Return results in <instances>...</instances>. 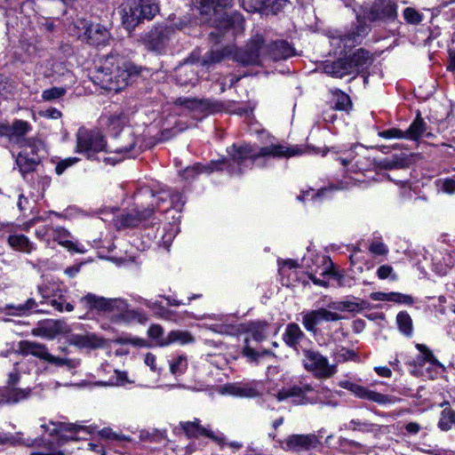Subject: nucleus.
Instances as JSON below:
<instances>
[{"instance_id": "obj_1", "label": "nucleus", "mask_w": 455, "mask_h": 455, "mask_svg": "<svg viewBox=\"0 0 455 455\" xmlns=\"http://www.w3.org/2000/svg\"><path fill=\"white\" fill-rule=\"evenodd\" d=\"M228 154L230 156L233 164L237 165L235 169L230 165V172L240 174L244 167H251L258 163L260 158L266 157H291L303 154V149L299 146L287 147L282 144H270L260 148L259 151L255 150L250 144L233 145L228 148Z\"/></svg>"}, {"instance_id": "obj_2", "label": "nucleus", "mask_w": 455, "mask_h": 455, "mask_svg": "<svg viewBox=\"0 0 455 455\" xmlns=\"http://www.w3.org/2000/svg\"><path fill=\"white\" fill-rule=\"evenodd\" d=\"M132 76L129 65H120L114 57H108L100 66L90 73L92 83L108 92H119L125 88Z\"/></svg>"}, {"instance_id": "obj_3", "label": "nucleus", "mask_w": 455, "mask_h": 455, "mask_svg": "<svg viewBox=\"0 0 455 455\" xmlns=\"http://www.w3.org/2000/svg\"><path fill=\"white\" fill-rule=\"evenodd\" d=\"M81 302L85 304L86 308L101 311L117 321H129L136 315V312L129 308L126 300L120 298L107 299L88 293L81 299Z\"/></svg>"}, {"instance_id": "obj_4", "label": "nucleus", "mask_w": 455, "mask_h": 455, "mask_svg": "<svg viewBox=\"0 0 455 455\" xmlns=\"http://www.w3.org/2000/svg\"><path fill=\"white\" fill-rule=\"evenodd\" d=\"M158 12L156 0H126L122 8V21L131 30L142 20H152Z\"/></svg>"}, {"instance_id": "obj_5", "label": "nucleus", "mask_w": 455, "mask_h": 455, "mask_svg": "<svg viewBox=\"0 0 455 455\" xmlns=\"http://www.w3.org/2000/svg\"><path fill=\"white\" fill-rule=\"evenodd\" d=\"M70 31L82 41L95 46L106 45L111 39L106 27L84 19H78L70 28Z\"/></svg>"}, {"instance_id": "obj_6", "label": "nucleus", "mask_w": 455, "mask_h": 455, "mask_svg": "<svg viewBox=\"0 0 455 455\" xmlns=\"http://www.w3.org/2000/svg\"><path fill=\"white\" fill-rule=\"evenodd\" d=\"M302 364L304 368L318 379H327L337 372V365L330 363L329 359L315 349H303Z\"/></svg>"}, {"instance_id": "obj_7", "label": "nucleus", "mask_w": 455, "mask_h": 455, "mask_svg": "<svg viewBox=\"0 0 455 455\" xmlns=\"http://www.w3.org/2000/svg\"><path fill=\"white\" fill-rule=\"evenodd\" d=\"M76 151L92 160L98 152L108 151V149L100 132L80 128L76 134Z\"/></svg>"}, {"instance_id": "obj_8", "label": "nucleus", "mask_w": 455, "mask_h": 455, "mask_svg": "<svg viewBox=\"0 0 455 455\" xmlns=\"http://www.w3.org/2000/svg\"><path fill=\"white\" fill-rule=\"evenodd\" d=\"M184 26V21H180L179 24L156 26L144 36L143 43L148 50L161 52L167 46L174 28L181 29Z\"/></svg>"}, {"instance_id": "obj_9", "label": "nucleus", "mask_w": 455, "mask_h": 455, "mask_svg": "<svg viewBox=\"0 0 455 455\" xmlns=\"http://www.w3.org/2000/svg\"><path fill=\"white\" fill-rule=\"evenodd\" d=\"M315 387L306 379H301L294 382L291 387L283 388L276 395L278 401L285 400L289 397L299 398V403H318V397L314 395Z\"/></svg>"}, {"instance_id": "obj_10", "label": "nucleus", "mask_w": 455, "mask_h": 455, "mask_svg": "<svg viewBox=\"0 0 455 455\" xmlns=\"http://www.w3.org/2000/svg\"><path fill=\"white\" fill-rule=\"evenodd\" d=\"M364 14L372 22L394 20L397 17V4L393 0H374Z\"/></svg>"}, {"instance_id": "obj_11", "label": "nucleus", "mask_w": 455, "mask_h": 455, "mask_svg": "<svg viewBox=\"0 0 455 455\" xmlns=\"http://www.w3.org/2000/svg\"><path fill=\"white\" fill-rule=\"evenodd\" d=\"M342 318L338 313L324 307L302 313V324L310 332L316 331V326L323 322H336Z\"/></svg>"}, {"instance_id": "obj_12", "label": "nucleus", "mask_w": 455, "mask_h": 455, "mask_svg": "<svg viewBox=\"0 0 455 455\" xmlns=\"http://www.w3.org/2000/svg\"><path fill=\"white\" fill-rule=\"evenodd\" d=\"M20 147L22 150L16 157V164L20 172L24 175L35 170L40 162V157L37 155L35 141H25V145Z\"/></svg>"}, {"instance_id": "obj_13", "label": "nucleus", "mask_w": 455, "mask_h": 455, "mask_svg": "<svg viewBox=\"0 0 455 455\" xmlns=\"http://www.w3.org/2000/svg\"><path fill=\"white\" fill-rule=\"evenodd\" d=\"M357 148L363 151V147L355 146L350 150L343 152L337 158V161H339L341 165L346 167L348 172L354 173L363 172L366 171L370 165V160L357 152Z\"/></svg>"}, {"instance_id": "obj_14", "label": "nucleus", "mask_w": 455, "mask_h": 455, "mask_svg": "<svg viewBox=\"0 0 455 455\" xmlns=\"http://www.w3.org/2000/svg\"><path fill=\"white\" fill-rule=\"evenodd\" d=\"M70 331L68 324L62 320H45L32 330V334L36 337L53 339L59 335L67 334Z\"/></svg>"}, {"instance_id": "obj_15", "label": "nucleus", "mask_w": 455, "mask_h": 455, "mask_svg": "<svg viewBox=\"0 0 455 455\" xmlns=\"http://www.w3.org/2000/svg\"><path fill=\"white\" fill-rule=\"evenodd\" d=\"M320 444V438L315 434H293L284 440L283 449L287 451L299 452L316 448Z\"/></svg>"}, {"instance_id": "obj_16", "label": "nucleus", "mask_w": 455, "mask_h": 455, "mask_svg": "<svg viewBox=\"0 0 455 455\" xmlns=\"http://www.w3.org/2000/svg\"><path fill=\"white\" fill-rule=\"evenodd\" d=\"M39 293L42 296L41 305H51L58 312H71L74 310V306L67 302L65 295L60 289H42L39 288Z\"/></svg>"}, {"instance_id": "obj_17", "label": "nucleus", "mask_w": 455, "mask_h": 455, "mask_svg": "<svg viewBox=\"0 0 455 455\" xmlns=\"http://www.w3.org/2000/svg\"><path fill=\"white\" fill-rule=\"evenodd\" d=\"M200 419H195L192 421H181L180 426L188 438H196L199 436H207L217 443H223L224 435L222 434H215L200 424Z\"/></svg>"}, {"instance_id": "obj_18", "label": "nucleus", "mask_w": 455, "mask_h": 455, "mask_svg": "<svg viewBox=\"0 0 455 455\" xmlns=\"http://www.w3.org/2000/svg\"><path fill=\"white\" fill-rule=\"evenodd\" d=\"M264 40L261 36H257L253 38L250 44L243 50L236 54V60L243 65H258L259 63V57L263 52Z\"/></svg>"}, {"instance_id": "obj_19", "label": "nucleus", "mask_w": 455, "mask_h": 455, "mask_svg": "<svg viewBox=\"0 0 455 455\" xmlns=\"http://www.w3.org/2000/svg\"><path fill=\"white\" fill-rule=\"evenodd\" d=\"M175 103L177 105L183 106L189 110L204 115H208L220 110L219 104L210 100L179 98L176 100Z\"/></svg>"}, {"instance_id": "obj_20", "label": "nucleus", "mask_w": 455, "mask_h": 455, "mask_svg": "<svg viewBox=\"0 0 455 455\" xmlns=\"http://www.w3.org/2000/svg\"><path fill=\"white\" fill-rule=\"evenodd\" d=\"M342 387L351 391L359 398L367 399L379 404H385L391 402L389 396L370 390L355 383L346 382Z\"/></svg>"}, {"instance_id": "obj_21", "label": "nucleus", "mask_w": 455, "mask_h": 455, "mask_svg": "<svg viewBox=\"0 0 455 455\" xmlns=\"http://www.w3.org/2000/svg\"><path fill=\"white\" fill-rule=\"evenodd\" d=\"M175 79L181 86H194L198 78L197 71L194 64L189 60H186L175 69Z\"/></svg>"}, {"instance_id": "obj_22", "label": "nucleus", "mask_w": 455, "mask_h": 455, "mask_svg": "<svg viewBox=\"0 0 455 455\" xmlns=\"http://www.w3.org/2000/svg\"><path fill=\"white\" fill-rule=\"evenodd\" d=\"M69 343L80 348L96 349L105 345V339L94 334H73L69 338Z\"/></svg>"}, {"instance_id": "obj_23", "label": "nucleus", "mask_w": 455, "mask_h": 455, "mask_svg": "<svg viewBox=\"0 0 455 455\" xmlns=\"http://www.w3.org/2000/svg\"><path fill=\"white\" fill-rule=\"evenodd\" d=\"M287 0H241L243 8L248 12H259L264 7H270L274 12H279Z\"/></svg>"}, {"instance_id": "obj_24", "label": "nucleus", "mask_w": 455, "mask_h": 455, "mask_svg": "<svg viewBox=\"0 0 455 455\" xmlns=\"http://www.w3.org/2000/svg\"><path fill=\"white\" fill-rule=\"evenodd\" d=\"M347 60L352 68V75L367 70L372 63L371 56L364 49L356 50Z\"/></svg>"}, {"instance_id": "obj_25", "label": "nucleus", "mask_w": 455, "mask_h": 455, "mask_svg": "<svg viewBox=\"0 0 455 455\" xmlns=\"http://www.w3.org/2000/svg\"><path fill=\"white\" fill-rule=\"evenodd\" d=\"M30 388H16L12 387L0 389V404H14L28 399L30 396Z\"/></svg>"}, {"instance_id": "obj_26", "label": "nucleus", "mask_w": 455, "mask_h": 455, "mask_svg": "<svg viewBox=\"0 0 455 455\" xmlns=\"http://www.w3.org/2000/svg\"><path fill=\"white\" fill-rule=\"evenodd\" d=\"M19 353L24 356L33 355L45 361L48 355V347L42 343L30 340H21L18 346Z\"/></svg>"}, {"instance_id": "obj_27", "label": "nucleus", "mask_w": 455, "mask_h": 455, "mask_svg": "<svg viewBox=\"0 0 455 455\" xmlns=\"http://www.w3.org/2000/svg\"><path fill=\"white\" fill-rule=\"evenodd\" d=\"M227 394L240 397H255L260 395L258 385L249 384H231L225 387Z\"/></svg>"}, {"instance_id": "obj_28", "label": "nucleus", "mask_w": 455, "mask_h": 455, "mask_svg": "<svg viewBox=\"0 0 455 455\" xmlns=\"http://www.w3.org/2000/svg\"><path fill=\"white\" fill-rule=\"evenodd\" d=\"M351 66L347 60L339 59L336 61L330 62L324 65V72L333 77L342 78L345 76L352 75Z\"/></svg>"}, {"instance_id": "obj_29", "label": "nucleus", "mask_w": 455, "mask_h": 455, "mask_svg": "<svg viewBox=\"0 0 455 455\" xmlns=\"http://www.w3.org/2000/svg\"><path fill=\"white\" fill-rule=\"evenodd\" d=\"M304 338V332L301 331L300 327L294 323L287 324L283 334L284 343L294 349H297L299 344Z\"/></svg>"}, {"instance_id": "obj_30", "label": "nucleus", "mask_w": 455, "mask_h": 455, "mask_svg": "<svg viewBox=\"0 0 455 455\" xmlns=\"http://www.w3.org/2000/svg\"><path fill=\"white\" fill-rule=\"evenodd\" d=\"M246 332L248 337L245 338V343H248L250 339L260 342L267 337V323L265 322H251L246 326Z\"/></svg>"}, {"instance_id": "obj_31", "label": "nucleus", "mask_w": 455, "mask_h": 455, "mask_svg": "<svg viewBox=\"0 0 455 455\" xmlns=\"http://www.w3.org/2000/svg\"><path fill=\"white\" fill-rule=\"evenodd\" d=\"M51 237L68 250L83 252V251L79 250L76 245L70 241L71 234L62 227H52Z\"/></svg>"}, {"instance_id": "obj_32", "label": "nucleus", "mask_w": 455, "mask_h": 455, "mask_svg": "<svg viewBox=\"0 0 455 455\" xmlns=\"http://www.w3.org/2000/svg\"><path fill=\"white\" fill-rule=\"evenodd\" d=\"M194 341L193 336L187 331H172L164 338L159 340L160 347H166L173 343L186 345Z\"/></svg>"}, {"instance_id": "obj_33", "label": "nucleus", "mask_w": 455, "mask_h": 455, "mask_svg": "<svg viewBox=\"0 0 455 455\" xmlns=\"http://www.w3.org/2000/svg\"><path fill=\"white\" fill-rule=\"evenodd\" d=\"M222 164H223V161L212 162L211 164H209L207 165L196 164L192 167H187L183 171L181 175H182L183 179H185V180L193 179L195 174H196V173H203V172L211 173L214 171L222 169L220 167V165Z\"/></svg>"}, {"instance_id": "obj_34", "label": "nucleus", "mask_w": 455, "mask_h": 455, "mask_svg": "<svg viewBox=\"0 0 455 455\" xmlns=\"http://www.w3.org/2000/svg\"><path fill=\"white\" fill-rule=\"evenodd\" d=\"M369 32V27L365 23L359 22L355 31L349 32L341 36L340 41L345 48H350L360 43V38Z\"/></svg>"}, {"instance_id": "obj_35", "label": "nucleus", "mask_w": 455, "mask_h": 455, "mask_svg": "<svg viewBox=\"0 0 455 455\" xmlns=\"http://www.w3.org/2000/svg\"><path fill=\"white\" fill-rule=\"evenodd\" d=\"M426 130L427 124L421 117L420 113L418 112L416 118L411 124L409 128L406 131H403L404 139L418 140L424 134Z\"/></svg>"}, {"instance_id": "obj_36", "label": "nucleus", "mask_w": 455, "mask_h": 455, "mask_svg": "<svg viewBox=\"0 0 455 455\" xmlns=\"http://www.w3.org/2000/svg\"><path fill=\"white\" fill-rule=\"evenodd\" d=\"M195 7L200 11L202 14H209L212 10L217 14L218 7H226L229 4L230 0H191Z\"/></svg>"}, {"instance_id": "obj_37", "label": "nucleus", "mask_w": 455, "mask_h": 455, "mask_svg": "<svg viewBox=\"0 0 455 455\" xmlns=\"http://www.w3.org/2000/svg\"><path fill=\"white\" fill-rule=\"evenodd\" d=\"M154 212V209H142L135 215L132 213L124 214L120 217V225L124 228L135 227L138 223L149 218Z\"/></svg>"}, {"instance_id": "obj_38", "label": "nucleus", "mask_w": 455, "mask_h": 455, "mask_svg": "<svg viewBox=\"0 0 455 455\" xmlns=\"http://www.w3.org/2000/svg\"><path fill=\"white\" fill-rule=\"evenodd\" d=\"M8 243L16 251L30 253L35 250V245L24 235H12L8 237Z\"/></svg>"}, {"instance_id": "obj_39", "label": "nucleus", "mask_w": 455, "mask_h": 455, "mask_svg": "<svg viewBox=\"0 0 455 455\" xmlns=\"http://www.w3.org/2000/svg\"><path fill=\"white\" fill-rule=\"evenodd\" d=\"M406 165V158L395 155L390 158H384L375 163L376 170L401 169Z\"/></svg>"}, {"instance_id": "obj_40", "label": "nucleus", "mask_w": 455, "mask_h": 455, "mask_svg": "<svg viewBox=\"0 0 455 455\" xmlns=\"http://www.w3.org/2000/svg\"><path fill=\"white\" fill-rule=\"evenodd\" d=\"M28 130L29 125L27 122L21 120L15 121L11 128V140H16L20 146L25 145V141H33L32 140H25L23 138Z\"/></svg>"}, {"instance_id": "obj_41", "label": "nucleus", "mask_w": 455, "mask_h": 455, "mask_svg": "<svg viewBox=\"0 0 455 455\" xmlns=\"http://www.w3.org/2000/svg\"><path fill=\"white\" fill-rule=\"evenodd\" d=\"M38 303L34 299H28L25 303L15 305H8V309H13L15 312L12 313L16 315H25L31 312H44V309H38Z\"/></svg>"}, {"instance_id": "obj_42", "label": "nucleus", "mask_w": 455, "mask_h": 455, "mask_svg": "<svg viewBox=\"0 0 455 455\" xmlns=\"http://www.w3.org/2000/svg\"><path fill=\"white\" fill-rule=\"evenodd\" d=\"M45 362L57 367H66L68 370L76 369L80 364V360L78 359L55 356L52 355L50 352H48Z\"/></svg>"}, {"instance_id": "obj_43", "label": "nucleus", "mask_w": 455, "mask_h": 455, "mask_svg": "<svg viewBox=\"0 0 455 455\" xmlns=\"http://www.w3.org/2000/svg\"><path fill=\"white\" fill-rule=\"evenodd\" d=\"M396 323L399 331L405 336L411 337L412 335L413 327H412V320L410 316V315L405 312L402 311L398 313L396 316Z\"/></svg>"}, {"instance_id": "obj_44", "label": "nucleus", "mask_w": 455, "mask_h": 455, "mask_svg": "<svg viewBox=\"0 0 455 455\" xmlns=\"http://www.w3.org/2000/svg\"><path fill=\"white\" fill-rule=\"evenodd\" d=\"M293 55V48L285 41H279L274 44L272 57L275 60L287 59Z\"/></svg>"}, {"instance_id": "obj_45", "label": "nucleus", "mask_w": 455, "mask_h": 455, "mask_svg": "<svg viewBox=\"0 0 455 455\" xmlns=\"http://www.w3.org/2000/svg\"><path fill=\"white\" fill-rule=\"evenodd\" d=\"M347 427L353 431H359L363 433H371L374 431H379L381 429V426L359 419L350 420Z\"/></svg>"}, {"instance_id": "obj_46", "label": "nucleus", "mask_w": 455, "mask_h": 455, "mask_svg": "<svg viewBox=\"0 0 455 455\" xmlns=\"http://www.w3.org/2000/svg\"><path fill=\"white\" fill-rule=\"evenodd\" d=\"M348 188V183H347L346 185H344L343 183H340L339 186L335 187L334 188L335 189H345V188ZM332 188H331V189ZM330 190V188H321L320 190H318L317 192H315V190L313 189H310V190H307V191H304L302 192V194L298 196V199L302 201V202H305L308 199L310 200H316L322 196H324V194L326 192H328Z\"/></svg>"}, {"instance_id": "obj_47", "label": "nucleus", "mask_w": 455, "mask_h": 455, "mask_svg": "<svg viewBox=\"0 0 455 455\" xmlns=\"http://www.w3.org/2000/svg\"><path fill=\"white\" fill-rule=\"evenodd\" d=\"M128 123V117L124 112L112 115L108 119V126L116 134Z\"/></svg>"}, {"instance_id": "obj_48", "label": "nucleus", "mask_w": 455, "mask_h": 455, "mask_svg": "<svg viewBox=\"0 0 455 455\" xmlns=\"http://www.w3.org/2000/svg\"><path fill=\"white\" fill-rule=\"evenodd\" d=\"M417 349L420 352L421 355L419 358V363H429L433 366L442 367V364L436 360L433 353L428 347L423 344H417Z\"/></svg>"}, {"instance_id": "obj_49", "label": "nucleus", "mask_w": 455, "mask_h": 455, "mask_svg": "<svg viewBox=\"0 0 455 455\" xmlns=\"http://www.w3.org/2000/svg\"><path fill=\"white\" fill-rule=\"evenodd\" d=\"M438 426L443 431H448L452 426H455V411L451 409H444L442 411Z\"/></svg>"}, {"instance_id": "obj_50", "label": "nucleus", "mask_w": 455, "mask_h": 455, "mask_svg": "<svg viewBox=\"0 0 455 455\" xmlns=\"http://www.w3.org/2000/svg\"><path fill=\"white\" fill-rule=\"evenodd\" d=\"M404 20L411 25H419L424 18L423 13L413 7H406L403 12Z\"/></svg>"}, {"instance_id": "obj_51", "label": "nucleus", "mask_w": 455, "mask_h": 455, "mask_svg": "<svg viewBox=\"0 0 455 455\" xmlns=\"http://www.w3.org/2000/svg\"><path fill=\"white\" fill-rule=\"evenodd\" d=\"M335 97V108L338 110H347L352 103L349 96L340 90L333 92Z\"/></svg>"}, {"instance_id": "obj_52", "label": "nucleus", "mask_w": 455, "mask_h": 455, "mask_svg": "<svg viewBox=\"0 0 455 455\" xmlns=\"http://www.w3.org/2000/svg\"><path fill=\"white\" fill-rule=\"evenodd\" d=\"M143 196L148 199H150V203L148 204V207L146 209H160L161 204L165 202L166 196L163 194H158L156 196L151 190L146 189L143 191Z\"/></svg>"}, {"instance_id": "obj_53", "label": "nucleus", "mask_w": 455, "mask_h": 455, "mask_svg": "<svg viewBox=\"0 0 455 455\" xmlns=\"http://www.w3.org/2000/svg\"><path fill=\"white\" fill-rule=\"evenodd\" d=\"M66 92L64 87H52L43 91L42 99L46 101H52L64 96Z\"/></svg>"}, {"instance_id": "obj_54", "label": "nucleus", "mask_w": 455, "mask_h": 455, "mask_svg": "<svg viewBox=\"0 0 455 455\" xmlns=\"http://www.w3.org/2000/svg\"><path fill=\"white\" fill-rule=\"evenodd\" d=\"M188 367V361L185 355H179L170 363V371L172 374H182Z\"/></svg>"}, {"instance_id": "obj_55", "label": "nucleus", "mask_w": 455, "mask_h": 455, "mask_svg": "<svg viewBox=\"0 0 455 455\" xmlns=\"http://www.w3.org/2000/svg\"><path fill=\"white\" fill-rule=\"evenodd\" d=\"M369 251L374 256H387L389 251L388 247L379 240H372Z\"/></svg>"}, {"instance_id": "obj_56", "label": "nucleus", "mask_w": 455, "mask_h": 455, "mask_svg": "<svg viewBox=\"0 0 455 455\" xmlns=\"http://www.w3.org/2000/svg\"><path fill=\"white\" fill-rule=\"evenodd\" d=\"M224 57V53L221 51H211L208 52L202 60L203 66H208L213 63L220 62Z\"/></svg>"}, {"instance_id": "obj_57", "label": "nucleus", "mask_w": 455, "mask_h": 455, "mask_svg": "<svg viewBox=\"0 0 455 455\" xmlns=\"http://www.w3.org/2000/svg\"><path fill=\"white\" fill-rule=\"evenodd\" d=\"M436 184L439 189L449 195L455 194V180L453 179H444L439 180L436 181Z\"/></svg>"}, {"instance_id": "obj_58", "label": "nucleus", "mask_w": 455, "mask_h": 455, "mask_svg": "<svg viewBox=\"0 0 455 455\" xmlns=\"http://www.w3.org/2000/svg\"><path fill=\"white\" fill-rule=\"evenodd\" d=\"M377 275L379 279H387L390 277L391 280L395 281L397 275L394 273V268L389 265H382L377 270Z\"/></svg>"}, {"instance_id": "obj_59", "label": "nucleus", "mask_w": 455, "mask_h": 455, "mask_svg": "<svg viewBox=\"0 0 455 455\" xmlns=\"http://www.w3.org/2000/svg\"><path fill=\"white\" fill-rule=\"evenodd\" d=\"M77 157H68L59 162L55 167V172L58 175H61L68 167L74 165L78 162Z\"/></svg>"}, {"instance_id": "obj_60", "label": "nucleus", "mask_w": 455, "mask_h": 455, "mask_svg": "<svg viewBox=\"0 0 455 455\" xmlns=\"http://www.w3.org/2000/svg\"><path fill=\"white\" fill-rule=\"evenodd\" d=\"M164 329L159 324H152L148 330V335L149 338L156 340V344L159 346V340L164 339L163 337Z\"/></svg>"}, {"instance_id": "obj_61", "label": "nucleus", "mask_w": 455, "mask_h": 455, "mask_svg": "<svg viewBox=\"0 0 455 455\" xmlns=\"http://www.w3.org/2000/svg\"><path fill=\"white\" fill-rule=\"evenodd\" d=\"M379 136L384 139H404L403 131L391 128L379 132Z\"/></svg>"}, {"instance_id": "obj_62", "label": "nucleus", "mask_w": 455, "mask_h": 455, "mask_svg": "<svg viewBox=\"0 0 455 455\" xmlns=\"http://www.w3.org/2000/svg\"><path fill=\"white\" fill-rule=\"evenodd\" d=\"M393 302L411 305L414 302V299L408 294H403L400 292H391V300Z\"/></svg>"}, {"instance_id": "obj_63", "label": "nucleus", "mask_w": 455, "mask_h": 455, "mask_svg": "<svg viewBox=\"0 0 455 455\" xmlns=\"http://www.w3.org/2000/svg\"><path fill=\"white\" fill-rule=\"evenodd\" d=\"M358 305L355 302L351 301H343L339 303H332L329 305L330 308L337 309V310H347V311H353L355 307H357Z\"/></svg>"}, {"instance_id": "obj_64", "label": "nucleus", "mask_w": 455, "mask_h": 455, "mask_svg": "<svg viewBox=\"0 0 455 455\" xmlns=\"http://www.w3.org/2000/svg\"><path fill=\"white\" fill-rule=\"evenodd\" d=\"M137 301L152 310H157L156 312H162V308H164L159 301H151L141 297H139Z\"/></svg>"}]
</instances>
